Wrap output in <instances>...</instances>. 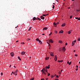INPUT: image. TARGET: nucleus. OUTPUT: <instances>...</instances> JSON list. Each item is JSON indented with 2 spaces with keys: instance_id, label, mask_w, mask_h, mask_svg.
<instances>
[{
  "instance_id": "obj_1",
  "label": "nucleus",
  "mask_w": 80,
  "mask_h": 80,
  "mask_svg": "<svg viewBox=\"0 0 80 80\" xmlns=\"http://www.w3.org/2000/svg\"><path fill=\"white\" fill-rule=\"evenodd\" d=\"M41 72H42V73H43V72H46L47 73H48V70H45V68H43L42 69L41 71Z\"/></svg>"
},
{
  "instance_id": "obj_2",
  "label": "nucleus",
  "mask_w": 80,
  "mask_h": 80,
  "mask_svg": "<svg viewBox=\"0 0 80 80\" xmlns=\"http://www.w3.org/2000/svg\"><path fill=\"white\" fill-rule=\"evenodd\" d=\"M49 53H50L51 56L52 57H53L54 55L53 54H54V52H49Z\"/></svg>"
},
{
  "instance_id": "obj_3",
  "label": "nucleus",
  "mask_w": 80,
  "mask_h": 80,
  "mask_svg": "<svg viewBox=\"0 0 80 80\" xmlns=\"http://www.w3.org/2000/svg\"><path fill=\"white\" fill-rule=\"evenodd\" d=\"M55 57V58L54 59V60H55V61H57V55H55L54 56Z\"/></svg>"
},
{
  "instance_id": "obj_4",
  "label": "nucleus",
  "mask_w": 80,
  "mask_h": 80,
  "mask_svg": "<svg viewBox=\"0 0 80 80\" xmlns=\"http://www.w3.org/2000/svg\"><path fill=\"white\" fill-rule=\"evenodd\" d=\"M50 68V67L49 66H46L44 68H45V70H47V69H49V68Z\"/></svg>"
},
{
  "instance_id": "obj_5",
  "label": "nucleus",
  "mask_w": 80,
  "mask_h": 80,
  "mask_svg": "<svg viewBox=\"0 0 80 80\" xmlns=\"http://www.w3.org/2000/svg\"><path fill=\"white\" fill-rule=\"evenodd\" d=\"M21 54L22 55H25V52L23 51L21 53Z\"/></svg>"
},
{
  "instance_id": "obj_6",
  "label": "nucleus",
  "mask_w": 80,
  "mask_h": 80,
  "mask_svg": "<svg viewBox=\"0 0 80 80\" xmlns=\"http://www.w3.org/2000/svg\"><path fill=\"white\" fill-rule=\"evenodd\" d=\"M10 55L12 57H13L14 56V54H13V52H11L10 53Z\"/></svg>"
},
{
  "instance_id": "obj_7",
  "label": "nucleus",
  "mask_w": 80,
  "mask_h": 80,
  "mask_svg": "<svg viewBox=\"0 0 80 80\" xmlns=\"http://www.w3.org/2000/svg\"><path fill=\"white\" fill-rule=\"evenodd\" d=\"M62 50L63 52H65V47H64L62 48Z\"/></svg>"
},
{
  "instance_id": "obj_8",
  "label": "nucleus",
  "mask_w": 80,
  "mask_h": 80,
  "mask_svg": "<svg viewBox=\"0 0 80 80\" xmlns=\"http://www.w3.org/2000/svg\"><path fill=\"white\" fill-rule=\"evenodd\" d=\"M53 24V25H58V24H59V22H58L56 23H55L54 22Z\"/></svg>"
},
{
  "instance_id": "obj_9",
  "label": "nucleus",
  "mask_w": 80,
  "mask_h": 80,
  "mask_svg": "<svg viewBox=\"0 0 80 80\" xmlns=\"http://www.w3.org/2000/svg\"><path fill=\"white\" fill-rule=\"evenodd\" d=\"M48 29V28L47 27H44L43 28V30H47Z\"/></svg>"
},
{
  "instance_id": "obj_10",
  "label": "nucleus",
  "mask_w": 80,
  "mask_h": 80,
  "mask_svg": "<svg viewBox=\"0 0 80 80\" xmlns=\"http://www.w3.org/2000/svg\"><path fill=\"white\" fill-rule=\"evenodd\" d=\"M63 33V30H61L59 32V33Z\"/></svg>"
},
{
  "instance_id": "obj_11",
  "label": "nucleus",
  "mask_w": 80,
  "mask_h": 80,
  "mask_svg": "<svg viewBox=\"0 0 80 80\" xmlns=\"http://www.w3.org/2000/svg\"><path fill=\"white\" fill-rule=\"evenodd\" d=\"M41 19H42V20H44V19H45V17H44L43 16H42L41 17Z\"/></svg>"
},
{
  "instance_id": "obj_12",
  "label": "nucleus",
  "mask_w": 80,
  "mask_h": 80,
  "mask_svg": "<svg viewBox=\"0 0 80 80\" xmlns=\"http://www.w3.org/2000/svg\"><path fill=\"white\" fill-rule=\"evenodd\" d=\"M49 42H50L52 43H53V41L52 40V39H50L49 40Z\"/></svg>"
},
{
  "instance_id": "obj_13",
  "label": "nucleus",
  "mask_w": 80,
  "mask_h": 80,
  "mask_svg": "<svg viewBox=\"0 0 80 80\" xmlns=\"http://www.w3.org/2000/svg\"><path fill=\"white\" fill-rule=\"evenodd\" d=\"M36 19V20H38V19L37 18L34 17V18H33V20H35Z\"/></svg>"
},
{
  "instance_id": "obj_14",
  "label": "nucleus",
  "mask_w": 80,
  "mask_h": 80,
  "mask_svg": "<svg viewBox=\"0 0 80 80\" xmlns=\"http://www.w3.org/2000/svg\"><path fill=\"white\" fill-rule=\"evenodd\" d=\"M72 46H73L74 45V44H75V42H74V41H73L72 42Z\"/></svg>"
},
{
  "instance_id": "obj_15",
  "label": "nucleus",
  "mask_w": 80,
  "mask_h": 80,
  "mask_svg": "<svg viewBox=\"0 0 80 80\" xmlns=\"http://www.w3.org/2000/svg\"><path fill=\"white\" fill-rule=\"evenodd\" d=\"M39 42L40 43V44H42V41H41V40H39Z\"/></svg>"
},
{
  "instance_id": "obj_16",
  "label": "nucleus",
  "mask_w": 80,
  "mask_h": 80,
  "mask_svg": "<svg viewBox=\"0 0 80 80\" xmlns=\"http://www.w3.org/2000/svg\"><path fill=\"white\" fill-rule=\"evenodd\" d=\"M59 43H62V41L61 40H59Z\"/></svg>"
},
{
  "instance_id": "obj_17",
  "label": "nucleus",
  "mask_w": 80,
  "mask_h": 80,
  "mask_svg": "<svg viewBox=\"0 0 80 80\" xmlns=\"http://www.w3.org/2000/svg\"><path fill=\"white\" fill-rule=\"evenodd\" d=\"M71 32H72L71 30L69 31L68 32V34H70V33H71Z\"/></svg>"
},
{
  "instance_id": "obj_18",
  "label": "nucleus",
  "mask_w": 80,
  "mask_h": 80,
  "mask_svg": "<svg viewBox=\"0 0 80 80\" xmlns=\"http://www.w3.org/2000/svg\"><path fill=\"white\" fill-rule=\"evenodd\" d=\"M64 26H65V23H63L62 25V27H64Z\"/></svg>"
},
{
  "instance_id": "obj_19",
  "label": "nucleus",
  "mask_w": 80,
  "mask_h": 80,
  "mask_svg": "<svg viewBox=\"0 0 80 80\" xmlns=\"http://www.w3.org/2000/svg\"><path fill=\"white\" fill-rule=\"evenodd\" d=\"M18 72V70L17 69L16 71H15L14 72V73H15L16 74V73H17Z\"/></svg>"
},
{
  "instance_id": "obj_20",
  "label": "nucleus",
  "mask_w": 80,
  "mask_h": 80,
  "mask_svg": "<svg viewBox=\"0 0 80 80\" xmlns=\"http://www.w3.org/2000/svg\"><path fill=\"white\" fill-rule=\"evenodd\" d=\"M49 14H43L42 15V16H47V15H48Z\"/></svg>"
},
{
  "instance_id": "obj_21",
  "label": "nucleus",
  "mask_w": 80,
  "mask_h": 80,
  "mask_svg": "<svg viewBox=\"0 0 80 80\" xmlns=\"http://www.w3.org/2000/svg\"><path fill=\"white\" fill-rule=\"evenodd\" d=\"M18 59H19V60H20V61H21V58H20V57H18Z\"/></svg>"
},
{
  "instance_id": "obj_22",
  "label": "nucleus",
  "mask_w": 80,
  "mask_h": 80,
  "mask_svg": "<svg viewBox=\"0 0 80 80\" xmlns=\"http://www.w3.org/2000/svg\"><path fill=\"white\" fill-rule=\"evenodd\" d=\"M46 60H48V59H49V57H47L46 58H45Z\"/></svg>"
},
{
  "instance_id": "obj_23",
  "label": "nucleus",
  "mask_w": 80,
  "mask_h": 80,
  "mask_svg": "<svg viewBox=\"0 0 80 80\" xmlns=\"http://www.w3.org/2000/svg\"><path fill=\"white\" fill-rule=\"evenodd\" d=\"M47 43H48V46H49V47H50L51 46V45H50V43H48V42H47Z\"/></svg>"
},
{
  "instance_id": "obj_24",
  "label": "nucleus",
  "mask_w": 80,
  "mask_h": 80,
  "mask_svg": "<svg viewBox=\"0 0 80 80\" xmlns=\"http://www.w3.org/2000/svg\"><path fill=\"white\" fill-rule=\"evenodd\" d=\"M27 41H29V40H30V38H28L27 39Z\"/></svg>"
},
{
  "instance_id": "obj_25",
  "label": "nucleus",
  "mask_w": 80,
  "mask_h": 80,
  "mask_svg": "<svg viewBox=\"0 0 80 80\" xmlns=\"http://www.w3.org/2000/svg\"><path fill=\"white\" fill-rule=\"evenodd\" d=\"M36 41H39V40H39V39L37 38L36 39Z\"/></svg>"
},
{
  "instance_id": "obj_26",
  "label": "nucleus",
  "mask_w": 80,
  "mask_h": 80,
  "mask_svg": "<svg viewBox=\"0 0 80 80\" xmlns=\"http://www.w3.org/2000/svg\"><path fill=\"white\" fill-rule=\"evenodd\" d=\"M43 73H44V75H46V73L45 72V71L43 72L42 73V74H43Z\"/></svg>"
},
{
  "instance_id": "obj_27",
  "label": "nucleus",
  "mask_w": 80,
  "mask_h": 80,
  "mask_svg": "<svg viewBox=\"0 0 80 80\" xmlns=\"http://www.w3.org/2000/svg\"><path fill=\"white\" fill-rule=\"evenodd\" d=\"M59 50L60 52H61L62 51V49L61 48H59Z\"/></svg>"
},
{
  "instance_id": "obj_28",
  "label": "nucleus",
  "mask_w": 80,
  "mask_h": 80,
  "mask_svg": "<svg viewBox=\"0 0 80 80\" xmlns=\"http://www.w3.org/2000/svg\"><path fill=\"white\" fill-rule=\"evenodd\" d=\"M61 73H62V72L61 71H60L59 72V75H60V74H61Z\"/></svg>"
},
{
  "instance_id": "obj_29",
  "label": "nucleus",
  "mask_w": 80,
  "mask_h": 80,
  "mask_svg": "<svg viewBox=\"0 0 80 80\" xmlns=\"http://www.w3.org/2000/svg\"><path fill=\"white\" fill-rule=\"evenodd\" d=\"M21 44H22V45H24V44H25V43L24 42H21Z\"/></svg>"
},
{
  "instance_id": "obj_30",
  "label": "nucleus",
  "mask_w": 80,
  "mask_h": 80,
  "mask_svg": "<svg viewBox=\"0 0 80 80\" xmlns=\"http://www.w3.org/2000/svg\"><path fill=\"white\" fill-rule=\"evenodd\" d=\"M71 63H72V62H70L69 63V65H71Z\"/></svg>"
},
{
  "instance_id": "obj_31",
  "label": "nucleus",
  "mask_w": 80,
  "mask_h": 80,
  "mask_svg": "<svg viewBox=\"0 0 80 80\" xmlns=\"http://www.w3.org/2000/svg\"><path fill=\"white\" fill-rule=\"evenodd\" d=\"M80 38H78V41H80Z\"/></svg>"
},
{
  "instance_id": "obj_32",
  "label": "nucleus",
  "mask_w": 80,
  "mask_h": 80,
  "mask_svg": "<svg viewBox=\"0 0 80 80\" xmlns=\"http://www.w3.org/2000/svg\"><path fill=\"white\" fill-rule=\"evenodd\" d=\"M52 6V8H55V6H54V5H53Z\"/></svg>"
},
{
  "instance_id": "obj_33",
  "label": "nucleus",
  "mask_w": 80,
  "mask_h": 80,
  "mask_svg": "<svg viewBox=\"0 0 80 80\" xmlns=\"http://www.w3.org/2000/svg\"><path fill=\"white\" fill-rule=\"evenodd\" d=\"M30 30H31V27H30L29 28V29H28V31H30Z\"/></svg>"
},
{
  "instance_id": "obj_34",
  "label": "nucleus",
  "mask_w": 80,
  "mask_h": 80,
  "mask_svg": "<svg viewBox=\"0 0 80 80\" xmlns=\"http://www.w3.org/2000/svg\"><path fill=\"white\" fill-rule=\"evenodd\" d=\"M3 75V72H1V75L2 76Z\"/></svg>"
},
{
  "instance_id": "obj_35",
  "label": "nucleus",
  "mask_w": 80,
  "mask_h": 80,
  "mask_svg": "<svg viewBox=\"0 0 80 80\" xmlns=\"http://www.w3.org/2000/svg\"><path fill=\"white\" fill-rule=\"evenodd\" d=\"M59 77L57 75L56 77V78H58Z\"/></svg>"
},
{
  "instance_id": "obj_36",
  "label": "nucleus",
  "mask_w": 80,
  "mask_h": 80,
  "mask_svg": "<svg viewBox=\"0 0 80 80\" xmlns=\"http://www.w3.org/2000/svg\"><path fill=\"white\" fill-rule=\"evenodd\" d=\"M52 32H50V34H49V36H50V35H51L52 34Z\"/></svg>"
},
{
  "instance_id": "obj_37",
  "label": "nucleus",
  "mask_w": 80,
  "mask_h": 80,
  "mask_svg": "<svg viewBox=\"0 0 80 80\" xmlns=\"http://www.w3.org/2000/svg\"><path fill=\"white\" fill-rule=\"evenodd\" d=\"M41 20V19L40 18H38V20Z\"/></svg>"
},
{
  "instance_id": "obj_38",
  "label": "nucleus",
  "mask_w": 80,
  "mask_h": 80,
  "mask_svg": "<svg viewBox=\"0 0 80 80\" xmlns=\"http://www.w3.org/2000/svg\"><path fill=\"white\" fill-rule=\"evenodd\" d=\"M75 57H77L78 56V54H75Z\"/></svg>"
},
{
  "instance_id": "obj_39",
  "label": "nucleus",
  "mask_w": 80,
  "mask_h": 80,
  "mask_svg": "<svg viewBox=\"0 0 80 80\" xmlns=\"http://www.w3.org/2000/svg\"><path fill=\"white\" fill-rule=\"evenodd\" d=\"M70 18H72V16H70Z\"/></svg>"
},
{
  "instance_id": "obj_40",
  "label": "nucleus",
  "mask_w": 80,
  "mask_h": 80,
  "mask_svg": "<svg viewBox=\"0 0 80 80\" xmlns=\"http://www.w3.org/2000/svg\"><path fill=\"white\" fill-rule=\"evenodd\" d=\"M55 33H57V31H55Z\"/></svg>"
},
{
  "instance_id": "obj_41",
  "label": "nucleus",
  "mask_w": 80,
  "mask_h": 80,
  "mask_svg": "<svg viewBox=\"0 0 80 80\" xmlns=\"http://www.w3.org/2000/svg\"><path fill=\"white\" fill-rule=\"evenodd\" d=\"M69 63H70V62H69V61H68V62H67V63H68V64H69Z\"/></svg>"
},
{
  "instance_id": "obj_42",
  "label": "nucleus",
  "mask_w": 80,
  "mask_h": 80,
  "mask_svg": "<svg viewBox=\"0 0 80 80\" xmlns=\"http://www.w3.org/2000/svg\"><path fill=\"white\" fill-rule=\"evenodd\" d=\"M31 80H34V78H31Z\"/></svg>"
},
{
  "instance_id": "obj_43",
  "label": "nucleus",
  "mask_w": 80,
  "mask_h": 80,
  "mask_svg": "<svg viewBox=\"0 0 80 80\" xmlns=\"http://www.w3.org/2000/svg\"><path fill=\"white\" fill-rule=\"evenodd\" d=\"M50 74L49 73H48V76H50Z\"/></svg>"
},
{
  "instance_id": "obj_44",
  "label": "nucleus",
  "mask_w": 80,
  "mask_h": 80,
  "mask_svg": "<svg viewBox=\"0 0 80 80\" xmlns=\"http://www.w3.org/2000/svg\"><path fill=\"white\" fill-rule=\"evenodd\" d=\"M75 18H76V19H78V18L75 17Z\"/></svg>"
},
{
  "instance_id": "obj_45",
  "label": "nucleus",
  "mask_w": 80,
  "mask_h": 80,
  "mask_svg": "<svg viewBox=\"0 0 80 80\" xmlns=\"http://www.w3.org/2000/svg\"><path fill=\"white\" fill-rule=\"evenodd\" d=\"M65 45H68V43H67V42H66V43H65Z\"/></svg>"
},
{
  "instance_id": "obj_46",
  "label": "nucleus",
  "mask_w": 80,
  "mask_h": 80,
  "mask_svg": "<svg viewBox=\"0 0 80 80\" xmlns=\"http://www.w3.org/2000/svg\"><path fill=\"white\" fill-rule=\"evenodd\" d=\"M78 20H80V17L78 18Z\"/></svg>"
},
{
  "instance_id": "obj_47",
  "label": "nucleus",
  "mask_w": 80,
  "mask_h": 80,
  "mask_svg": "<svg viewBox=\"0 0 80 80\" xmlns=\"http://www.w3.org/2000/svg\"><path fill=\"white\" fill-rule=\"evenodd\" d=\"M63 62V60H62L61 61H60V62Z\"/></svg>"
},
{
  "instance_id": "obj_48",
  "label": "nucleus",
  "mask_w": 80,
  "mask_h": 80,
  "mask_svg": "<svg viewBox=\"0 0 80 80\" xmlns=\"http://www.w3.org/2000/svg\"><path fill=\"white\" fill-rule=\"evenodd\" d=\"M77 42V40H75L74 41V42L75 43V42Z\"/></svg>"
},
{
  "instance_id": "obj_49",
  "label": "nucleus",
  "mask_w": 80,
  "mask_h": 80,
  "mask_svg": "<svg viewBox=\"0 0 80 80\" xmlns=\"http://www.w3.org/2000/svg\"><path fill=\"white\" fill-rule=\"evenodd\" d=\"M76 68H78V65H76Z\"/></svg>"
},
{
  "instance_id": "obj_50",
  "label": "nucleus",
  "mask_w": 80,
  "mask_h": 80,
  "mask_svg": "<svg viewBox=\"0 0 80 80\" xmlns=\"http://www.w3.org/2000/svg\"><path fill=\"white\" fill-rule=\"evenodd\" d=\"M55 80H59L58 79L56 78L55 79Z\"/></svg>"
},
{
  "instance_id": "obj_51",
  "label": "nucleus",
  "mask_w": 80,
  "mask_h": 80,
  "mask_svg": "<svg viewBox=\"0 0 80 80\" xmlns=\"http://www.w3.org/2000/svg\"><path fill=\"white\" fill-rule=\"evenodd\" d=\"M44 80V78H42L41 79V80Z\"/></svg>"
},
{
  "instance_id": "obj_52",
  "label": "nucleus",
  "mask_w": 80,
  "mask_h": 80,
  "mask_svg": "<svg viewBox=\"0 0 80 80\" xmlns=\"http://www.w3.org/2000/svg\"><path fill=\"white\" fill-rule=\"evenodd\" d=\"M76 71L78 70V68H76Z\"/></svg>"
},
{
  "instance_id": "obj_53",
  "label": "nucleus",
  "mask_w": 80,
  "mask_h": 80,
  "mask_svg": "<svg viewBox=\"0 0 80 80\" xmlns=\"http://www.w3.org/2000/svg\"><path fill=\"white\" fill-rule=\"evenodd\" d=\"M48 78H46V80H48Z\"/></svg>"
},
{
  "instance_id": "obj_54",
  "label": "nucleus",
  "mask_w": 80,
  "mask_h": 80,
  "mask_svg": "<svg viewBox=\"0 0 80 80\" xmlns=\"http://www.w3.org/2000/svg\"><path fill=\"white\" fill-rule=\"evenodd\" d=\"M58 62H60V60H58Z\"/></svg>"
},
{
  "instance_id": "obj_55",
  "label": "nucleus",
  "mask_w": 80,
  "mask_h": 80,
  "mask_svg": "<svg viewBox=\"0 0 80 80\" xmlns=\"http://www.w3.org/2000/svg\"><path fill=\"white\" fill-rule=\"evenodd\" d=\"M73 52H76L75 50H74Z\"/></svg>"
},
{
  "instance_id": "obj_56",
  "label": "nucleus",
  "mask_w": 80,
  "mask_h": 80,
  "mask_svg": "<svg viewBox=\"0 0 80 80\" xmlns=\"http://www.w3.org/2000/svg\"><path fill=\"white\" fill-rule=\"evenodd\" d=\"M11 65H10V66H9V67H10V68L11 67Z\"/></svg>"
},
{
  "instance_id": "obj_57",
  "label": "nucleus",
  "mask_w": 80,
  "mask_h": 80,
  "mask_svg": "<svg viewBox=\"0 0 80 80\" xmlns=\"http://www.w3.org/2000/svg\"><path fill=\"white\" fill-rule=\"evenodd\" d=\"M16 42H18V41H16Z\"/></svg>"
},
{
  "instance_id": "obj_58",
  "label": "nucleus",
  "mask_w": 80,
  "mask_h": 80,
  "mask_svg": "<svg viewBox=\"0 0 80 80\" xmlns=\"http://www.w3.org/2000/svg\"><path fill=\"white\" fill-rule=\"evenodd\" d=\"M63 71V69H62L61 71V72H62Z\"/></svg>"
},
{
  "instance_id": "obj_59",
  "label": "nucleus",
  "mask_w": 80,
  "mask_h": 80,
  "mask_svg": "<svg viewBox=\"0 0 80 80\" xmlns=\"http://www.w3.org/2000/svg\"><path fill=\"white\" fill-rule=\"evenodd\" d=\"M12 73H13L14 72H12Z\"/></svg>"
},
{
  "instance_id": "obj_60",
  "label": "nucleus",
  "mask_w": 80,
  "mask_h": 80,
  "mask_svg": "<svg viewBox=\"0 0 80 80\" xmlns=\"http://www.w3.org/2000/svg\"><path fill=\"white\" fill-rule=\"evenodd\" d=\"M42 35H45V34H42Z\"/></svg>"
},
{
  "instance_id": "obj_61",
  "label": "nucleus",
  "mask_w": 80,
  "mask_h": 80,
  "mask_svg": "<svg viewBox=\"0 0 80 80\" xmlns=\"http://www.w3.org/2000/svg\"><path fill=\"white\" fill-rule=\"evenodd\" d=\"M56 0V1H57V2H58V0Z\"/></svg>"
},
{
  "instance_id": "obj_62",
  "label": "nucleus",
  "mask_w": 80,
  "mask_h": 80,
  "mask_svg": "<svg viewBox=\"0 0 80 80\" xmlns=\"http://www.w3.org/2000/svg\"><path fill=\"white\" fill-rule=\"evenodd\" d=\"M13 74H14V75H15V74H16L15 73H14V72L13 73Z\"/></svg>"
},
{
  "instance_id": "obj_63",
  "label": "nucleus",
  "mask_w": 80,
  "mask_h": 80,
  "mask_svg": "<svg viewBox=\"0 0 80 80\" xmlns=\"http://www.w3.org/2000/svg\"><path fill=\"white\" fill-rule=\"evenodd\" d=\"M17 75V74H15V75Z\"/></svg>"
},
{
  "instance_id": "obj_64",
  "label": "nucleus",
  "mask_w": 80,
  "mask_h": 80,
  "mask_svg": "<svg viewBox=\"0 0 80 80\" xmlns=\"http://www.w3.org/2000/svg\"><path fill=\"white\" fill-rule=\"evenodd\" d=\"M30 58H29V59H31V57H30Z\"/></svg>"
}]
</instances>
